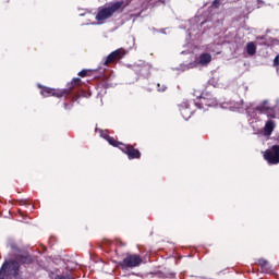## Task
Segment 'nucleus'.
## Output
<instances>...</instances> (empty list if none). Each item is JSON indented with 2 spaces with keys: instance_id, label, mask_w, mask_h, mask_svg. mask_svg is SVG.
Segmentation results:
<instances>
[{
  "instance_id": "obj_17",
  "label": "nucleus",
  "mask_w": 279,
  "mask_h": 279,
  "mask_svg": "<svg viewBox=\"0 0 279 279\" xmlns=\"http://www.w3.org/2000/svg\"><path fill=\"white\" fill-rule=\"evenodd\" d=\"M54 279H73L71 275H57Z\"/></svg>"
},
{
  "instance_id": "obj_4",
  "label": "nucleus",
  "mask_w": 279,
  "mask_h": 279,
  "mask_svg": "<svg viewBox=\"0 0 279 279\" xmlns=\"http://www.w3.org/2000/svg\"><path fill=\"white\" fill-rule=\"evenodd\" d=\"M195 106H197L199 110H206V108H215V106H217V98H215L213 94L209 93L203 94L198 101L195 102Z\"/></svg>"
},
{
  "instance_id": "obj_23",
  "label": "nucleus",
  "mask_w": 279,
  "mask_h": 279,
  "mask_svg": "<svg viewBox=\"0 0 279 279\" xmlns=\"http://www.w3.org/2000/svg\"><path fill=\"white\" fill-rule=\"evenodd\" d=\"M80 82H81L80 78H73L72 80V84H80Z\"/></svg>"
},
{
  "instance_id": "obj_16",
  "label": "nucleus",
  "mask_w": 279,
  "mask_h": 279,
  "mask_svg": "<svg viewBox=\"0 0 279 279\" xmlns=\"http://www.w3.org/2000/svg\"><path fill=\"white\" fill-rule=\"evenodd\" d=\"M16 259H17L20 263H24V264H29V263H32V257L20 256V257H16Z\"/></svg>"
},
{
  "instance_id": "obj_11",
  "label": "nucleus",
  "mask_w": 279,
  "mask_h": 279,
  "mask_svg": "<svg viewBox=\"0 0 279 279\" xmlns=\"http://www.w3.org/2000/svg\"><path fill=\"white\" fill-rule=\"evenodd\" d=\"M189 106L191 105L186 101L180 105V112L185 121H189V119H191V114H193L191 109H189Z\"/></svg>"
},
{
  "instance_id": "obj_9",
  "label": "nucleus",
  "mask_w": 279,
  "mask_h": 279,
  "mask_svg": "<svg viewBox=\"0 0 279 279\" xmlns=\"http://www.w3.org/2000/svg\"><path fill=\"white\" fill-rule=\"evenodd\" d=\"M211 61H213V56H210V53H202L198 57V59L195 60V62L186 65V69H195V66H197L198 64L201 66H207V64H210Z\"/></svg>"
},
{
  "instance_id": "obj_21",
  "label": "nucleus",
  "mask_w": 279,
  "mask_h": 279,
  "mask_svg": "<svg viewBox=\"0 0 279 279\" xmlns=\"http://www.w3.org/2000/svg\"><path fill=\"white\" fill-rule=\"evenodd\" d=\"M278 64H279V57H276L274 59V66H278Z\"/></svg>"
},
{
  "instance_id": "obj_20",
  "label": "nucleus",
  "mask_w": 279,
  "mask_h": 279,
  "mask_svg": "<svg viewBox=\"0 0 279 279\" xmlns=\"http://www.w3.org/2000/svg\"><path fill=\"white\" fill-rule=\"evenodd\" d=\"M213 8H219V0H214Z\"/></svg>"
},
{
  "instance_id": "obj_3",
  "label": "nucleus",
  "mask_w": 279,
  "mask_h": 279,
  "mask_svg": "<svg viewBox=\"0 0 279 279\" xmlns=\"http://www.w3.org/2000/svg\"><path fill=\"white\" fill-rule=\"evenodd\" d=\"M19 262H5L0 269V279H19Z\"/></svg>"
},
{
  "instance_id": "obj_24",
  "label": "nucleus",
  "mask_w": 279,
  "mask_h": 279,
  "mask_svg": "<svg viewBox=\"0 0 279 279\" xmlns=\"http://www.w3.org/2000/svg\"><path fill=\"white\" fill-rule=\"evenodd\" d=\"M189 36H191V33H189Z\"/></svg>"
},
{
  "instance_id": "obj_6",
  "label": "nucleus",
  "mask_w": 279,
  "mask_h": 279,
  "mask_svg": "<svg viewBox=\"0 0 279 279\" xmlns=\"http://www.w3.org/2000/svg\"><path fill=\"white\" fill-rule=\"evenodd\" d=\"M40 95H43V97H69V95H71V89H52L44 87Z\"/></svg>"
},
{
  "instance_id": "obj_10",
  "label": "nucleus",
  "mask_w": 279,
  "mask_h": 279,
  "mask_svg": "<svg viewBox=\"0 0 279 279\" xmlns=\"http://www.w3.org/2000/svg\"><path fill=\"white\" fill-rule=\"evenodd\" d=\"M119 58H123V50L118 49L111 52L105 60V66H108V64L114 62V60H119Z\"/></svg>"
},
{
  "instance_id": "obj_14",
  "label": "nucleus",
  "mask_w": 279,
  "mask_h": 279,
  "mask_svg": "<svg viewBox=\"0 0 279 279\" xmlns=\"http://www.w3.org/2000/svg\"><path fill=\"white\" fill-rule=\"evenodd\" d=\"M246 52L250 56H255L256 54V44H254V41H251L246 45Z\"/></svg>"
},
{
  "instance_id": "obj_5",
  "label": "nucleus",
  "mask_w": 279,
  "mask_h": 279,
  "mask_svg": "<svg viewBox=\"0 0 279 279\" xmlns=\"http://www.w3.org/2000/svg\"><path fill=\"white\" fill-rule=\"evenodd\" d=\"M143 258L137 254L128 255L121 263L122 269H134V267H141Z\"/></svg>"
},
{
  "instance_id": "obj_13",
  "label": "nucleus",
  "mask_w": 279,
  "mask_h": 279,
  "mask_svg": "<svg viewBox=\"0 0 279 279\" xmlns=\"http://www.w3.org/2000/svg\"><path fill=\"white\" fill-rule=\"evenodd\" d=\"M274 130H276V122L274 120H268L264 126L265 136H271Z\"/></svg>"
},
{
  "instance_id": "obj_15",
  "label": "nucleus",
  "mask_w": 279,
  "mask_h": 279,
  "mask_svg": "<svg viewBox=\"0 0 279 279\" xmlns=\"http://www.w3.org/2000/svg\"><path fill=\"white\" fill-rule=\"evenodd\" d=\"M263 271H265V274H269V262H267L266 259H259L258 260Z\"/></svg>"
},
{
  "instance_id": "obj_18",
  "label": "nucleus",
  "mask_w": 279,
  "mask_h": 279,
  "mask_svg": "<svg viewBox=\"0 0 279 279\" xmlns=\"http://www.w3.org/2000/svg\"><path fill=\"white\" fill-rule=\"evenodd\" d=\"M157 88H158L159 93H165L167 90V86L161 85V87H160V84H157Z\"/></svg>"
},
{
  "instance_id": "obj_7",
  "label": "nucleus",
  "mask_w": 279,
  "mask_h": 279,
  "mask_svg": "<svg viewBox=\"0 0 279 279\" xmlns=\"http://www.w3.org/2000/svg\"><path fill=\"white\" fill-rule=\"evenodd\" d=\"M264 158L268 165H279V146L274 145L264 153Z\"/></svg>"
},
{
  "instance_id": "obj_1",
  "label": "nucleus",
  "mask_w": 279,
  "mask_h": 279,
  "mask_svg": "<svg viewBox=\"0 0 279 279\" xmlns=\"http://www.w3.org/2000/svg\"><path fill=\"white\" fill-rule=\"evenodd\" d=\"M125 8H128V3H125V1L123 0L109 2L98 8V13L96 14V21L104 23V21H107V19H111V16H114V14H119L123 12Z\"/></svg>"
},
{
  "instance_id": "obj_22",
  "label": "nucleus",
  "mask_w": 279,
  "mask_h": 279,
  "mask_svg": "<svg viewBox=\"0 0 279 279\" xmlns=\"http://www.w3.org/2000/svg\"><path fill=\"white\" fill-rule=\"evenodd\" d=\"M71 108H73V105L70 106V105L64 104V109L65 110H71Z\"/></svg>"
},
{
  "instance_id": "obj_12",
  "label": "nucleus",
  "mask_w": 279,
  "mask_h": 279,
  "mask_svg": "<svg viewBox=\"0 0 279 279\" xmlns=\"http://www.w3.org/2000/svg\"><path fill=\"white\" fill-rule=\"evenodd\" d=\"M99 134L101 138H105V141H107L109 145H112V147H118V145L121 143L108 135V131L99 130Z\"/></svg>"
},
{
  "instance_id": "obj_2",
  "label": "nucleus",
  "mask_w": 279,
  "mask_h": 279,
  "mask_svg": "<svg viewBox=\"0 0 279 279\" xmlns=\"http://www.w3.org/2000/svg\"><path fill=\"white\" fill-rule=\"evenodd\" d=\"M236 108H242L246 111V114L251 117V119H256V112H259V114H266L268 119H276V112L274 111V108L269 107V101L264 100L262 105L254 107V104L250 102L248 105L243 102V100L240 101V106Z\"/></svg>"
},
{
  "instance_id": "obj_8",
  "label": "nucleus",
  "mask_w": 279,
  "mask_h": 279,
  "mask_svg": "<svg viewBox=\"0 0 279 279\" xmlns=\"http://www.w3.org/2000/svg\"><path fill=\"white\" fill-rule=\"evenodd\" d=\"M123 154H126L129 157V160H134V158H141V151L138 149L134 148L133 146L125 145L123 143H119L118 146Z\"/></svg>"
},
{
  "instance_id": "obj_19",
  "label": "nucleus",
  "mask_w": 279,
  "mask_h": 279,
  "mask_svg": "<svg viewBox=\"0 0 279 279\" xmlns=\"http://www.w3.org/2000/svg\"><path fill=\"white\" fill-rule=\"evenodd\" d=\"M86 70H83V71H81V72H78V76L80 77H86Z\"/></svg>"
}]
</instances>
